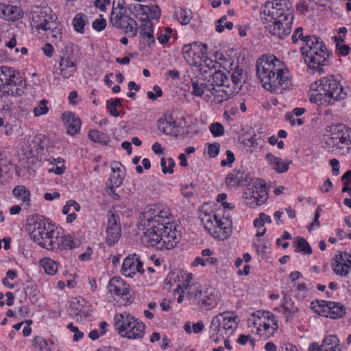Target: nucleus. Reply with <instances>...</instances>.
I'll return each instance as SVG.
<instances>
[{
    "instance_id": "nucleus-1",
    "label": "nucleus",
    "mask_w": 351,
    "mask_h": 351,
    "mask_svg": "<svg viewBox=\"0 0 351 351\" xmlns=\"http://www.w3.org/2000/svg\"><path fill=\"white\" fill-rule=\"evenodd\" d=\"M168 215V211L149 210L143 214L140 222L139 228L144 230V237L148 244L160 250L173 249L180 239Z\"/></svg>"
},
{
    "instance_id": "nucleus-2",
    "label": "nucleus",
    "mask_w": 351,
    "mask_h": 351,
    "mask_svg": "<svg viewBox=\"0 0 351 351\" xmlns=\"http://www.w3.org/2000/svg\"><path fill=\"white\" fill-rule=\"evenodd\" d=\"M27 230L34 241L47 250H71L76 247V242L71 236L64 234L54 223L42 215L28 217Z\"/></svg>"
},
{
    "instance_id": "nucleus-3",
    "label": "nucleus",
    "mask_w": 351,
    "mask_h": 351,
    "mask_svg": "<svg viewBox=\"0 0 351 351\" xmlns=\"http://www.w3.org/2000/svg\"><path fill=\"white\" fill-rule=\"evenodd\" d=\"M256 73L263 86L270 92L281 94L291 84L289 71L273 55H264L257 60Z\"/></svg>"
},
{
    "instance_id": "nucleus-4",
    "label": "nucleus",
    "mask_w": 351,
    "mask_h": 351,
    "mask_svg": "<svg viewBox=\"0 0 351 351\" xmlns=\"http://www.w3.org/2000/svg\"><path fill=\"white\" fill-rule=\"evenodd\" d=\"M302 31L301 27L296 28L292 35V41L296 43L300 39L304 43L301 52L305 64L313 73H322L324 72L323 66L328 62L329 52L320 38L316 36H303Z\"/></svg>"
},
{
    "instance_id": "nucleus-5",
    "label": "nucleus",
    "mask_w": 351,
    "mask_h": 351,
    "mask_svg": "<svg viewBox=\"0 0 351 351\" xmlns=\"http://www.w3.org/2000/svg\"><path fill=\"white\" fill-rule=\"evenodd\" d=\"M269 16L273 21L267 26L269 34L279 39H285L291 32L294 10L289 0H274Z\"/></svg>"
},
{
    "instance_id": "nucleus-6",
    "label": "nucleus",
    "mask_w": 351,
    "mask_h": 351,
    "mask_svg": "<svg viewBox=\"0 0 351 351\" xmlns=\"http://www.w3.org/2000/svg\"><path fill=\"white\" fill-rule=\"evenodd\" d=\"M313 92L310 96L312 103L333 105L347 97V93L333 75H327L310 86Z\"/></svg>"
},
{
    "instance_id": "nucleus-7",
    "label": "nucleus",
    "mask_w": 351,
    "mask_h": 351,
    "mask_svg": "<svg viewBox=\"0 0 351 351\" xmlns=\"http://www.w3.org/2000/svg\"><path fill=\"white\" fill-rule=\"evenodd\" d=\"M26 88V82L23 75L15 69L7 66H0V91L1 99L8 96L18 97L23 95Z\"/></svg>"
},
{
    "instance_id": "nucleus-8",
    "label": "nucleus",
    "mask_w": 351,
    "mask_h": 351,
    "mask_svg": "<svg viewBox=\"0 0 351 351\" xmlns=\"http://www.w3.org/2000/svg\"><path fill=\"white\" fill-rule=\"evenodd\" d=\"M128 10L125 0H113L110 20L114 27L123 29L129 36L134 37L138 32V23L126 14Z\"/></svg>"
},
{
    "instance_id": "nucleus-9",
    "label": "nucleus",
    "mask_w": 351,
    "mask_h": 351,
    "mask_svg": "<svg viewBox=\"0 0 351 351\" xmlns=\"http://www.w3.org/2000/svg\"><path fill=\"white\" fill-rule=\"evenodd\" d=\"M114 322L115 327L122 337L140 339L145 335V324L130 313L124 312L115 315Z\"/></svg>"
},
{
    "instance_id": "nucleus-10",
    "label": "nucleus",
    "mask_w": 351,
    "mask_h": 351,
    "mask_svg": "<svg viewBox=\"0 0 351 351\" xmlns=\"http://www.w3.org/2000/svg\"><path fill=\"white\" fill-rule=\"evenodd\" d=\"M326 131L329 134L326 143L335 147V150L345 155L351 150V129L342 123L328 125Z\"/></svg>"
},
{
    "instance_id": "nucleus-11",
    "label": "nucleus",
    "mask_w": 351,
    "mask_h": 351,
    "mask_svg": "<svg viewBox=\"0 0 351 351\" xmlns=\"http://www.w3.org/2000/svg\"><path fill=\"white\" fill-rule=\"evenodd\" d=\"M239 319L232 313L223 312L215 316L210 324V330L221 336L222 339L232 335L238 326Z\"/></svg>"
},
{
    "instance_id": "nucleus-12",
    "label": "nucleus",
    "mask_w": 351,
    "mask_h": 351,
    "mask_svg": "<svg viewBox=\"0 0 351 351\" xmlns=\"http://www.w3.org/2000/svg\"><path fill=\"white\" fill-rule=\"evenodd\" d=\"M201 221L205 229L215 239L224 240L230 232L229 223L223 221L215 214L203 213L201 215Z\"/></svg>"
},
{
    "instance_id": "nucleus-13",
    "label": "nucleus",
    "mask_w": 351,
    "mask_h": 351,
    "mask_svg": "<svg viewBox=\"0 0 351 351\" xmlns=\"http://www.w3.org/2000/svg\"><path fill=\"white\" fill-rule=\"evenodd\" d=\"M243 197L248 200L245 203L251 208L263 204L268 197L265 182L262 179H256L252 188L248 187L245 190Z\"/></svg>"
},
{
    "instance_id": "nucleus-14",
    "label": "nucleus",
    "mask_w": 351,
    "mask_h": 351,
    "mask_svg": "<svg viewBox=\"0 0 351 351\" xmlns=\"http://www.w3.org/2000/svg\"><path fill=\"white\" fill-rule=\"evenodd\" d=\"M207 53V46L201 43L194 42L185 45L182 47V54L185 60L191 65L199 64V60H202Z\"/></svg>"
},
{
    "instance_id": "nucleus-15",
    "label": "nucleus",
    "mask_w": 351,
    "mask_h": 351,
    "mask_svg": "<svg viewBox=\"0 0 351 351\" xmlns=\"http://www.w3.org/2000/svg\"><path fill=\"white\" fill-rule=\"evenodd\" d=\"M220 296L213 289L206 291L197 290L194 293V299L198 307L202 311H210L214 308L219 301Z\"/></svg>"
},
{
    "instance_id": "nucleus-16",
    "label": "nucleus",
    "mask_w": 351,
    "mask_h": 351,
    "mask_svg": "<svg viewBox=\"0 0 351 351\" xmlns=\"http://www.w3.org/2000/svg\"><path fill=\"white\" fill-rule=\"evenodd\" d=\"M321 308L319 315L329 317L331 319H338L344 316L346 313V308L339 302L319 300L317 302Z\"/></svg>"
},
{
    "instance_id": "nucleus-17",
    "label": "nucleus",
    "mask_w": 351,
    "mask_h": 351,
    "mask_svg": "<svg viewBox=\"0 0 351 351\" xmlns=\"http://www.w3.org/2000/svg\"><path fill=\"white\" fill-rule=\"evenodd\" d=\"M222 68L228 73V77H231V82L234 86L240 89L244 82L243 77V69L240 68L238 62H234L232 58H224Z\"/></svg>"
},
{
    "instance_id": "nucleus-18",
    "label": "nucleus",
    "mask_w": 351,
    "mask_h": 351,
    "mask_svg": "<svg viewBox=\"0 0 351 351\" xmlns=\"http://www.w3.org/2000/svg\"><path fill=\"white\" fill-rule=\"evenodd\" d=\"M333 271L341 276H346L351 269V255L346 252L337 254L331 263Z\"/></svg>"
},
{
    "instance_id": "nucleus-19",
    "label": "nucleus",
    "mask_w": 351,
    "mask_h": 351,
    "mask_svg": "<svg viewBox=\"0 0 351 351\" xmlns=\"http://www.w3.org/2000/svg\"><path fill=\"white\" fill-rule=\"evenodd\" d=\"M136 272H144L143 263L136 254H130L123 260L121 274L126 277L132 278Z\"/></svg>"
},
{
    "instance_id": "nucleus-20",
    "label": "nucleus",
    "mask_w": 351,
    "mask_h": 351,
    "mask_svg": "<svg viewBox=\"0 0 351 351\" xmlns=\"http://www.w3.org/2000/svg\"><path fill=\"white\" fill-rule=\"evenodd\" d=\"M158 129L166 135L178 136L181 135L182 127L171 115L160 118L157 122Z\"/></svg>"
},
{
    "instance_id": "nucleus-21",
    "label": "nucleus",
    "mask_w": 351,
    "mask_h": 351,
    "mask_svg": "<svg viewBox=\"0 0 351 351\" xmlns=\"http://www.w3.org/2000/svg\"><path fill=\"white\" fill-rule=\"evenodd\" d=\"M250 178V173L246 171L239 169L234 170L226 176V183L230 188L248 184Z\"/></svg>"
},
{
    "instance_id": "nucleus-22",
    "label": "nucleus",
    "mask_w": 351,
    "mask_h": 351,
    "mask_svg": "<svg viewBox=\"0 0 351 351\" xmlns=\"http://www.w3.org/2000/svg\"><path fill=\"white\" fill-rule=\"evenodd\" d=\"M53 18L56 19L55 15H48L45 12L40 11L33 14L32 21L36 29L47 31L55 27L56 22Z\"/></svg>"
},
{
    "instance_id": "nucleus-23",
    "label": "nucleus",
    "mask_w": 351,
    "mask_h": 351,
    "mask_svg": "<svg viewBox=\"0 0 351 351\" xmlns=\"http://www.w3.org/2000/svg\"><path fill=\"white\" fill-rule=\"evenodd\" d=\"M108 292L116 296L123 297L129 293L130 287L120 277L112 278L108 285Z\"/></svg>"
},
{
    "instance_id": "nucleus-24",
    "label": "nucleus",
    "mask_w": 351,
    "mask_h": 351,
    "mask_svg": "<svg viewBox=\"0 0 351 351\" xmlns=\"http://www.w3.org/2000/svg\"><path fill=\"white\" fill-rule=\"evenodd\" d=\"M62 119L67 125L66 130L69 134L73 136L80 132L82 122L73 112H64L62 114Z\"/></svg>"
},
{
    "instance_id": "nucleus-25",
    "label": "nucleus",
    "mask_w": 351,
    "mask_h": 351,
    "mask_svg": "<svg viewBox=\"0 0 351 351\" xmlns=\"http://www.w3.org/2000/svg\"><path fill=\"white\" fill-rule=\"evenodd\" d=\"M265 159L272 169L278 173H283L288 171L291 160L287 162H284L280 158L274 156L271 153H268L265 156Z\"/></svg>"
},
{
    "instance_id": "nucleus-26",
    "label": "nucleus",
    "mask_w": 351,
    "mask_h": 351,
    "mask_svg": "<svg viewBox=\"0 0 351 351\" xmlns=\"http://www.w3.org/2000/svg\"><path fill=\"white\" fill-rule=\"evenodd\" d=\"M254 324L255 325H258L257 327V333L265 339L273 336L278 328V324L275 322L271 324L270 322H266L265 319L259 322H257L256 321Z\"/></svg>"
},
{
    "instance_id": "nucleus-27",
    "label": "nucleus",
    "mask_w": 351,
    "mask_h": 351,
    "mask_svg": "<svg viewBox=\"0 0 351 351\" xmlns=\"http://www.w3.org/2000/svg\"><path fill=\"white\" fill-rule=\"evenodd\" d=\"M13 195L22 202L21 204L25 209L31 206L30 191L23 185L15 186L12 190Z\"/></svg>"
},
{
    "instance_id": "nucleus-28",
    "label": "nucleus",
    "mask_w": 351,
    "mask_h": 351,
    "mask_svg": "<svg viewBox=\"0 0 351 351\" xmlns=\"http://www.w3.org/2000/svg\"><path fill=\"white\" fill-rule=\"evenodd\" d=\"M210 77H212V83L215 86H225L228 88L230 84V79L228 77V73L224 69L223 70L218 69L215 70L214 73L210 75Z\"/></svg>"
},
{
    "instance_id": "nucleus-29",
    "label": "nucleus",
    "mask_w": 351,
    "mask_h": 351,
    "mask_svg": "<svg viewBox=\"0 0 351 351\" xmlns=\"http://www.w3.org/2000/svg\"><path fill=\"white\" fill-rule=\"evenodd\" d=\"M220 60L221 62L219 63L216 61L208 59L206 56L202 60H199V64H197L195 66H199L202 73H208L211 72L213 69L215 71L217 68L222 67L224 59L220 58Z\"/></svg>"
},
{
    "instance_id": "nucleus-30",
    "label": "nucleus",
    "mask_w": 351,
    "mask_h": 351,
    "mask_svg": "<svg viewBox=\"0 0 351 351\" xmlns=\"http://www.w3.org/2000/svg\"><path fill=\"white\" fill-rule=\"evenodd\" d=\"M60 74L65 79L71 77L76 71V64L69 58H62L59 63Z\"/></svg>"
},
{
    "instance_id": "nucleus-31",
    "label": "nucleus",
    "mask_w": 351,
    "mask_h": 351,
    "mask_svg": "<svg viewBox=\"0 0 351 351\" xmlns=\"http://www.w3.org/2000/svg\"><path fill=\"white\" fill-rule=\"evenodd\" d=\"M323 351H342L338 338L335 335H328L322 341Z\"/></svg>"
},
{
    "instance_id": "nucleus-32",
    "label": "nucleus",
    "mask_w": 351,
    "mask_h": 351,
    "mask_svg": "<svg viewBox=\"0 0 351 351\" xmlns=\"http://www.w3.org/2000/svg\"><path fill=\"white\" fill-rule=\"evenodd\" d=\"M29 152L31 156H36V155L41 154L44 150V147L42 145V141L40 137L33 136L29 137L27 140Z\"/></svg>"
},
{
    "instance_id": "nucleus-33",
    "label": "nucleus",
    "mask_w": 351,
    "mask_h": 351,
    "mask_svg": "<svg viewBox=\"0 0 351 351\" xmlns=\"http://www.w3.org/2000/svg\"><path fill=\"white\" fill-rule=\"evenodd\" d=\"M128 11L130 14L136 16V18H149L151 8L149 6L143 5L139 3L130 4L128 5Z\"/></svg>"
},
{
    "instance_id": "nucleus-34",
    "label": "nucleus",
    "mask_w": 351,
    "mask_h": 351,
    "mask_svg": "<svg viewBox=\"0 0 351 351\" xmlns=\"http://www.w3.org/2000/svg\"><path fill=\"white\" fill-rule=\"evenodd\" d=\"M88 136L92 141L99 143L102 145H108L110 141L108 134L96 130H90Z\"/></svg>"
},
{
    "instance_id": "nucleus-35",
    "label": "nucleus",
    "mask_w": 351,
    "mask_h": 351,
    "mask_svg": "<svg viewBox=\"0 0 351 351\" xmlns=\"http://www.w3.org/2000/svg\"><path fill=\"white\" fill-rule=\"evenodd\" d=\"M106 242L108 246H112L118 242L121 235V228L116 227L106 230Z\"/></svg>"
},
{
    "instance_id": "nucleus-36",
    "label": "nucleus",
    "mask_w": 351,
    "mask_h": 351,
    "mask_svg": "<svg viewBox=\"0 0 351 351\" xmlns=\"http://www.w3.org/2000/svg\"><path fill=\"white\" fill-rule=\"evenodd\" d=\"M88 23V19L82 13H78L73 19V25L74 29L79 33H84V26Z\"/></svg>"
},
{
    "instance_id": "nucleus-37",
    "label": "nucleus",
    "mask_w": 351,
    "mask_h": 351,
    "mask_svg": "<svg viewBox=\"0 0 351 351\" xmlns=\"http://www.w3.org/2000/svg\"><path fill=\"white\" fill-rule=\"evenodd\" d=\"M5 18L8 21H16L21 17V10L17 6L5 4Z\"/></svg>"
},
{
    "instance_id": "nucleus-38",
    "label": "nucleus",
    "mask_w": 351,
    "mask_h": 351,
    "mask_svg": "<svg viewBox=\"0 0 351 351\" xmlns=\"http://www.w3.org/2000/svg\"><path fill=\"white\" fill-rule=\"evenodd\" d=\"M224 86H215V90L211 93V96L213 97V101L217 104H220L223 101L228 99L230 93L223 88Z\"/></svg>"
},
{
    "instance_id": "nucleus-39",
    "label": "nucleus",
    "mask_w": 351,
    "mask_h": 351,
    "mask_svg": "<svg viewBox=\"0 0 351 351\" xmlns=\"http://www.w3.org/2000/svg\"><path fill=\"white\" fill-rule=\"evenodd\" d=\"M40 263L46 274L54 275L57 272L58 264L55 261L49 258H44L40 261Z\"/></svg>"
},
{
    "instance_id": "nucleus-40",
    "label": "nucleus",
    "mask_w": 351,
    "mask_h": 351,
    "mask_svg": "<svg viewBox=\"0 0 351 351\" xmlns=\"http://www.w3.org/2000/svg\"><path fill=\"white\" fill-rule=\"evenodd\" d=\"M294 244L297 248L295 252H302L304 254H311L312 253L311 247L304 238L301 237H296Z\"/></svg>"
},
{
    "instance_id": "nucleus-41",
    "label": "nucleus",
    "mask_w": 351,
    "mask_h": 351,
    "mask_svg": "<svg viewBox=\"0 0 351 351\" xmlns=\"http://www.w3.org/2000/svg\"><path fill=\"white\" fill-rule=\"evenodd\" d=\"M121 99L119 98L110 99L106 101V108L111 116L118 117L120 114L117 108L121 107Z\"/></svg>"
},
{
    "instance_id": "nucleus-42",
    "label": "nucleus",
    "mask_w": 351,
    "mask_h": 351,
    "mask_svg": "<svg viewBox=\"0 0 351 351\" xmlns=\"http://www.w3.org/2000/svg\"><path fill=\"white\" fill-rule=\"evenodd\" d=\"M191 94L195 97H202L204 95L202 86L204 79L201 77H194L191 79Z\"/></svg>"
},
{
    "instance_id": "nucleus-43",
    "label": "nucleus",
    "mask_w": 351,
    "mask_h": 351,
    "mask_svg": "<svg viewBox=\"0 0 351 351\" xmlns=\"http://www.w3.org/2000/svg\"><path fill=\"white\" fill-rule=\"evenodd\" d=\"M248 142L250 143L249 151L252 153L258 151L262 147L263 139H262L260 135L255 134L248 139Z\"/></svg>"
},
{
    "instance_id": "nucleus-44",
    "label": "nucleus",
    "mask_w": 351,
    "mask_h": 351,
    "mask_svg": "<svg viewBox=\"0 0 351 351\" xmlns=\"http://www.w3.org/2000/svg\"><path fill=\"white\" fill-rule=\"evenodd\" d=\"M33 346L36 351H50V348L47 341L40 336L34 337Z\"/></svg>"
},
{
    "instance_id": "nucleus-45",
    "label": "nucleus",
    "mask_w": 351,
    "mask_h": 351,
    "mask_svg": "<svg viewBox=\"0 0 351 351\" xmlns=\"http://www.w3.org/2000/svg\"><path fill=\"white\" fill-rule=\"evenodd\" d=\"M176 163L173 158H169L167 159L162 158L160 161V165L162 167V171L163 173H172L173 168Z\"/></svg>"
},
{
    "instance_id": "nucleus-46",
    "label": "nucleus",
    "mask_w": 351,
    "mask_h": 351,
    "mask_svg": "<svg viewBox=\"0 0 351 351\" xmlns=\"http://www.w3.org/2000/svg\"><path fill=\"white\" fill-rule=\"evenodd\" d=\"M48 101L47 99H42L37 106L34 108L33 112L35 117H39L46 114L49 111L47 107Z\"/></svg>"
},
{
    "instance_id": "nucleus-47",
    "label": "nucleus",
    "mask_w": 351,
    "mask_h": 351,
    "mask_svg": "<svg viewBox=\"0 0 351 351\" xmlns=\"http://www.w3.org/2000/svg\"><path fill=\"white\" fill-rule=\"evenodd\" d=\"M116 227H121L119 216L112 212H109L108 214V224L106 230L110 228H115Z\"/></svg>"
},
{
    "instance_id": "nucleus-48",
    "label": "nucleus",
    "mask_w": 351,
    "mask_h": 351,
    "mask_svg": "<svg viewBox=\"0 0 351 351\" xmlns=\"http://www.w3.org/2000/svg\"><path fill=\"white\" fill-rule=\"evenodd\" d=\"M227 16L223 15L217 21L216 31L221 33L224 30V28L232 29L233 28V23L232 22L226 21Z\"/></svg>"
},
{
    "instance_id": "nucleus-49",
    "label": "nucleus",
    "mask_w": 351,
    "mask_h": 351,
    "mask_svg": "<svg viewBox=\"0 0 351 351\" xmlns=\"http://www.w3.org/2000/svg\"><path fill=\"white\" fill-rule=\"evenodd\" d=\"M217 263V259L214 257H207L204 258L203 257L197 256L192 263V265L197 266L198 265H200L202 266H205L206 264L215 265Z\"/></svg>"
},
{
    "instance_id": "nucleus-50",
    "label": "nucleus",
    "mask_w": 351,
    "mask_h": 351,
    "mask_svg": "<svg viewBox=\"0 0 351 351\" xmlns=\"http://www.w3.org/2000/svg\"><path fill=\"white\" fill-rule=\"evenodd\" d=\"M209 130L215 137L221 136L224 134V128L219 122H215L210 125Z\"/></svg>"
},
{
    "instance_id": "nucleus-51",
    "label": "nucleus",
    "mask_w": 351,
    "mask_h": 351,
    "mask_svg": "<svg viewBox=\"0 0 351 351\" xmlns=\"http://www.w3.org/2000/svg\"><path fill=\"white\" fill-rule=\"evenodd\" d=\"M67 328L74 333L73 340V341H78L84 337V332L80 331L77 326H75L72 323L67 325Z\"/></svg>"
},
{
    "instance_id": "nucleus-52",
    "label": "nucleus",
    "mask_w": 351,
    "mask_h": 351,
    "mask_svg": "<svg viewBox=\"0 0 351 351\" xmlns=\"http://www.w3.org/2000/svg\"><path fill=\"white\" fill-rule=\"evenodd\" d=\"M71 313L76 316H80V317H87L90 315V310L89 307L79 308L78 307H73L71 310Z\"/></svg>"
},
{
    "instance_id": "nucleus-53",
    "label": "nucleus",
    "mask_w": 351,
    "mask_h": 351,
    "mask_svg": "<svg viewBox=\"0 0 351 351\" xmlns=\"http://www.w3.org/2000/svg\"><path fill=\"white\" fill-rule=\"evenodd\" d=\"M153 90H154V92L148 91L147 93V95L148 98L150 99L151 100L155 101L158 97H160L162 95V90L159 86H158V85L154 86Z\"/></svg>"
},
{
    "instance_id": "nucleus-54",
    "label": "nucleus",
    "mask_w": 351,
    "mask_h": 351,
    "mask_svg": "<svg viewBox=\"0 0 351 351\" xmlns=\"http://www.w3.org/2000/svg\"><path fill=\"white\" fill-rule=\"evenodd\" d=\"M139 19L142 22L140 26V32L153 30V25L149 18L139 17Z\"/></svg>"
},
{
    "instance_id": "nucleus-55",
    "label": "nucleus",
    "mask_w": 351,
    "mask_h": 351,
    "mask_svg": "<svg viewBox=\"0 0 351 351\" xmlns=\"http://www.w3.org/2000/svg\"><path fill=\"white\" fill-rule=\"evenodd\" d=\"M172 34V29L170 27H166L164 30V33L160 34L158 40L162 45L167 43Z\"/></svg>"
},
{
    "instance_id": "nucleus-56",
    "label": "nucleus",
    "mask_w": 351,
    "mask_h": 351,
    "mask_svg": "<svg viewBox=\"0 0 351 351\" xmlns=\"http://www.w3.org/2000/svg\"><path fill=\"white\" fill-rule=\"evenodd\" d=\"M220 144L219 143H213L208 145V154L210 158H215L219 153Z\"/></svg>"
},
{
    "instance_id": "nucleus-57",
    "label": "nucleus",
    "mask_w": 351,
    "mask_h": 351,
    "mask_svg": "<svg viewBox=\"0 0 351 351\" xmlns=\"http://www.w3.org/2000/svg\"><path fill=\"white\" fill-rule=\"evenodd\" d=\"M178 19L182 25H187L191 19V14L186 10H181L178 14Z\"/></svg>"
},
{
    "instance_id": "nucleus-58",
    "label": "nucleus",
    "mask_w": 351,
    "mask_h": 351,
    "mask_svg": "<svg viewBox=\"0 0 351 351\" xmlns=\"http://www.w3.org/2000/svg\"><path fill=\"white\" fill-rule=\"evenodd\" d=\"M226 159L222 160L221 161V167H226L229 166L232 167V164L234 162L235 158L234 153L230 150H227L226 152Z\"/></svg>"
},
{
    "instance_id": "nucleus-59",
    "label": "nucleus",
    "mask_w": 351,
    "mask_h": 351,
    "mask_svg": "<svg viewBox=\"0 0 351 351\" xmlns=\"http://www.w3.org/2000/svg\"><path fill=\"white\" fill-rule=\"evenodd\" d=\"M106 27V21L103 19H97L93 23V28L97 31L101 32Z\"/></svg>"
},
{
    "instance_id": "nucleus-60",
    "label": "nucleus",
    "mask_w": 351,
    "mask_h": 351,
    "mask_svg": "<svg viewBox=\"0 0 351 351\" xmlns=\"http://www.w3.org/2000/svg\"><path fill=\"white\" fill-rule=\"evenodd\" d=\"M202 88L204 90V94L208 93L210 95L206 94V97H210L211 93L213 90H215V86L213 84V83L210 82V80L206 81L204 79V84L202 86Z\"/></svg>"
},
{
    "instance_id": "nucleus-61",
    "label": "nucleus",
    "mask_w": 351,
    "mask_h": 351,
    "mask_svg": "<svg viewBox=\"0 0 351 351\" xmlns=\"http://www.w3.org/2000/svg\"><path fill=\"white\" fill-rule=\"evenodd\" d=\"M321 211H322V208H320V206H318L315 213L314 220L311 223L310 227L308 228L309 230H313L315 227L319 228L320 226L319 218L320 217Z\"/></svg>"
},
{
    "instance_id": "nucleus-62",
    "label": "nucleus",
    "mask_w": 351,
    "mask_h": 351,
    "mask_svg": "<svg viewBox=\"0 0 351 351\" xmlns=\"http://www.w3.org/2000/svg\"><path fill=\"white\" fill-rule=\"evenodd\" d=\"M141 36L145 39L149 46L155 43L154 36L153 35V30L140 32Z\"/></svg>"
},
{
    "instance_id": "nucleus-63",
    "label": "nucleus",
    "mask_w": 351,
    "mask_h": 351,
    "mask_svg": "<svg viewBox=\"0 0 351 351\" xmlns=\"http://www.w3.org/2000/svg\"><path fill=\"white\" fill-rule=\"evenodd\" d=\"M192 274H189L186 278L185 282L182 283V285H178L177 286L176 289L175 290V292L180 293L181 291L182 293H184V289H186L189 286V284L191 283V280L192 279Z\"/></svg>"
},
{
    "instance_id": "nucleus-64",
    "label": "nucleus",
    "mask_w": 351,
    "mask_h": 351,
    "mask_svg": "<svg viewBox=\"0 0 351 351\" xmlns=\"http://www.w3.org/2000/svg\"><path fill=\"white\" fill-rule=\"evenodd\" d=\"M286 119L290 123V124L291 125H295L296 123L298 125H301L304 123V121L301 118H295L293 114H287L286 116Z\"/></svg>"
}]
</instances>
